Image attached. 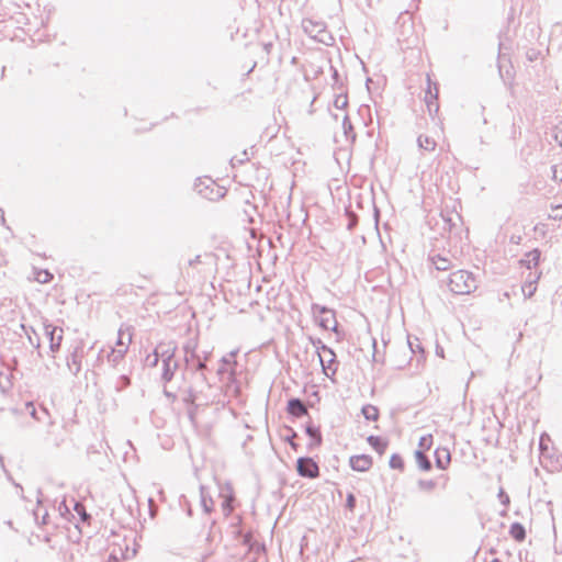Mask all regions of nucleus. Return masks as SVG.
<instances>
[{
  "label": "nucleus",
  "instance_id": "5",
  "mask_svg": "<svg viewBox=\"0 0 562 562\" xmlns=\"http://www.w3.org/2000/svg\"><path fill=\"white\" fill-rule=\"evenodd\" d=\"M135 554L136 550L130 549L128 543L123 541L122 543H116L112 547L108 562H121L124 560H130L133 559Z\"/></svg>",
  "mask_w": 562,
  "mask_h": 562
},
{
  "label": "nucleus",
  "instance_id": "26",
  "mask_svg": "<svg viewBox=\"0 0 562 562\" xmlns=\"http://www.w3.org/2000/svg\"><path fill=\"white\" fill-rule=\"evenodd\" d=\"M415 458L419 469L423 471H429L431 469V463L424 452L417 450L415 452Z\"/></svg>",
  "mask_w": 562,
  "mask_h": 562
},
{
  "label": "nucleus",
  "instance_id": "7",
  "mask_svg": "<svg viewBox=\"0 0 562 562\" xmlns=\"http://www.w3.org/2000/svg\"><path fill=\"white\" fill-rule=\"evenodd\" d=\"M312 310L314 312V314H321V318H319V326L323 327L324 329L328 330H336L337 328V323H336V319H335V314L331 310L325 307V306H321L318 304H313L312 306Z\"/></svg>",
  "mask_w": 562,
  "mask_h": 562
},
{
  "label": "nucleus",
  "instance_id": "50",
  "mask_svg": "<svg viewBox=\"0 0 562 562\" xmlns=\"http://www.w3.org/2000/svg\"><path fill=\"white\" fill-rule=\"evenodd\" d=\"M165 395L168 396V397H171L172 400L176 398V395L167 390H165Z\"/></svg>",
  "mask_w": 562,
  "mask_h": 562
},
{
  "label": "nucleus",
  "instance_id": "23",
  "mask_svg": "<svg viewBox=\"0 0 562 562\" xmlns=\"http://www.w3.org/2000/svg\"><path fill=\"white\" fill-rule=\"evenodd\" d=\"M435 268L439 271H446L451 267V262L448 258L441 257L440 255L432 256L430 258Z\"/></svg>",
  "mask_w": 562,
  "mask_h": 562
},
{
  "label": "nucleus",
  "instance_id": "24",
  "mask_svg": "<svg viewBox=\"0 0 562 562\" xmlns=\"http://www.w3.org/2000/svg\"><path fill=\"white\" fill-rule=\"evenodd\" d=\"M368 442L380 454L384 453L387 446V443L378 436H369Z\"/></svg>",
  "mask_w": 562,
  "mask_h": 562
},
{
  "label": "nucleus",
  "instance_id": "21",
  "mask_svg": "<svg viewBox=\"0 0 562 562\" xmlns=\"http://www.w3.org/2000/svg\"><path fill=\"white\" fill-rule=\"evenodd\" d=\"M341 125L346 139L353 142L356 139V133L353 132L352 124L347 114L344 115Z\"/></svg>",
  "mask_w": 562,
  "mask_h": 562
},
{
  "label": "nucleus",
  "instance_id": "39",
  "mask_svg": "<svg viewBox=\"0 0 562 562\" xmlns=\"http://www.w3.org/2000/svg\"><path fill=\"white\" fill-rule=\"evenodd\" d=\"M348 103L347 95L346 94H339L336 97L334 101V105L337 109H344Z\"/></svg>",
  "mask_w": 562,
  "mask_h": 562
},
{
  "label": "nucleus",
  "instance_id": "41",
  "mask_svg": "<svg viewBox=\"0 0 562 562\" xmlns=\"http://www.w3.org/2000/svg\"><path fill=\"white\" fill-rule=\"evenodd\" d=\"M160 356H161V355H159L158 350H155V351L153 352V355H149V356L147 357L146 361H147V363H148L149 366H151V367H156V366H157V363H158V361H159V357H160Z\"/></svg>",
  "mask_w": 562,
  "mask_h": 562
},
{
  "label": "nucleus",
  "instance_id": "55",
  "mask_svg": "<svg viewBox=\"0 0 562 562\" xmlns=\"http://www.w3.org/2000/svg\"><path fill=\"white\" fill-rule=\"evenodd\" d=\"M555 139L562 146V135L560 137L558 135H555Z\"/></svg>",
  "mask_w": 562,
  "mask_h": 562
},
{
  "label": "nucleus",
  "instance_id": "11",
  "mask_svg": "<svg viewBox=\"0 0 562 562\" xmlns=\"http://www.w3.org/2000/svg\"><path fill=\"white\" fill-rule=\"evenodd\" d=\"M45 334L49 339V348L53 352L57 351L63 340V329L50 324L45 325Z\"/></svg>",
  "mask_w": 562,
  "mask_h": 562
},
{
  "label": "nucleus",
  "instance_id": "58",
  "mask_svg": "<svg viewBox=\"0 0 562 562\" xmlns=\"http://www.w3.org/2000/svg\"><path fill=\"white\" fill-rule=\"evenodd\" d=\"M130 494H131L132 498L134 499L135 496H134V491L133 490L130 491Z\"/></svg>",
  "mask_w": 562,
  "mask_h": 562
},
{
  "label": "nucleus",
  "instance_id": "30",
  "mask_svg": "<svg viewBox=\"0 0 562 562\" xmlns=\"http://www.w3.org/2000/svg\"><path fill=\"white\" fill-rule=\"evenodd\" d=\"M130 378L125 374H122L120 376H117V379L114 381V384H113V389L116 391V392H121L122 390H124L125 387H127L130 385Z\"/></svg>",
  "mask_w": 562,
  "mask_h": 562
},
{
  "label": "nucleus",
  "instance_id": "43",
  "mask_svg": "<svg viewBox=\"0 0 562 562\" xmlns=\"http://www.w3.org/2000/svg\"><path fill=\"white\" fill-rule=\"evenodd\" d=\"M346 506H347V508H349L350 510H353V508H355V506H356V497L353 496V494L349 493V494L347 495Z\"/></svg>",
  "mask_w": 562,
  "mask_h": 562
},
{
  "label": "nucleus",
  "instance_id": "22",
  "mask_svg": "<svg viewBox=\"0 0 562 562\" xmlns=\"http://www.w3.org/2000/svg\"><path fill=\"white\" fill-rule=\"evenodd\" d=\"M540 274H536L535 277H531V274H529V277L527 278V281H526V284L522 286V292L525 294L526 297H531L536 291V282L538 281Z\"/></svg>",
  "mask_w": 562,
  "mask_h": 562
},
{
  "label": "nucleus",
  "instance_id": "18",
  "mask_svg": "<svg viewBox=\"0 0 562 562\" xmlns=\"http://www.w3.org/2000/svg\"><path fill=\"white\" fill-rule=\"evenodd\" d=\"M20 327L25 333L30 345L34 349H38L41 347V342L36 331L32 327H26L24 324H21Z\"/></svg>",
  "mask_w": 562,
  "mask_h": 562
},
{
  "label": "nucleus",
  "instance_id": "12",
  "mask_svg": "<svg viewBox=\"0 0 562 562\" xmlns=\"http://www.w3.org/2000/svg\"><path fill=\"white\" fill-rule=\"evenodd\" d=\"M352 470L358 472H366L372 465V459L367 454L353 456L349 460Z\"/></svg>",
  "mask_w": 562,
  "mask_h": 562
},
{
  "label": "nucleus",
  "instance_id": "34",
  "mask_svg": "<svg viewBox=\"0 0 562 562\" xmlns=\"http://www.w3.org/2000/svg\"><path fill=\"white\" fill-rule=\"evenodd\" d=\"M442 454L445 457V460H442L441 456L439 454V451H437L436 464L439 469L445 470L450 462V453L448 450H442Z\"/></svg>",
  "mask_w": 562,
  "mask_h": 562
},
{
  "label": "nucleus",
  "instance_id": "56",
  "mask_svg": "<svg viewBox=\"0 0 562 562\" xmlns=\"http://www.w3.org/2000/svg\"><path fill=\"white\" fill-rule=\"evenodd\" d=\"M0 213H1V221L4 222L3 211L1 209H0Z\"/></svg>",
  "mask_w": 562,
  "mask_h": 562
},
{
  "label": "nucleus",
  "instance_id": "33",
  "mask_svg": "<svg viewBox=\"0 0 562 562\" xmlns=\"http://www.w3.org/2000/svg\"><path fill=\"white\" fill-rule=\"evenodd\" d=\"M52 279H53V274L48 270H37L35 272V280L38 283L45 284V283L50 282Z\"/></svg>",
  "mask_w": 562,
  "mask_h": 562
},
{
  "label": "nucleus",
  "instance_id": "15",
  "mask_svg": "<svg viewBox=\"0 0 562 562\" xmlns=\"http://www.w3.org/2000/svg\"><path fill=\"white\" fill-rule=\"evenodd\" d=\"M540 260V251L538 249H533L527 252L524 258L520 259V265L526 267L527 269H532L538 266Z\"/></svg>",
  "mask_w": 562,
  "mask_h": 562
},
{
  "label": "nucleus",
  "instance_id": "59",
  "mask_svg": "<svg viewBox=\"0 0 562 562\" xmlns=\"http://www.w3.org/2000/svg\"><path fill=\"white\" fill-rule=\"evenodd\" d=\"M492 562H501L498 559H494Z\"/></svg>",
  "mask_w": 562,
  "mask_h": 562
},
{
  "label": "nucleus",
  "instance_id": "48",
  "mask_svg": "<svg viewBox=\"0 0 562 562\" xmlns=\"http://www.w3.org/2000/svg\"><path fill=\"white\" fill-rule=\"evenodd\" d=\"M148 505H149V512H150V516L154 517L155 516V512H154V501L151 497L148 498Z\"/></svg>",
  "mask_w": 562,
  "mask_h": 562
},
{
  "label": "nucleus",
  "instance_id": "53",
  "mask_svg": "<svg viewBox=\"0 0 562 562\" xmlns=\"http://www.w3.org/2000/svg\"><path fill=\"white\" fill-rule=\"evenodd\" d=\"M333 77H334L335 81L337 82L338 81V71L336 69L334 70Z\"/></svg>",
  "mask_w": 562,
  "mask_h": 562
},
{
  "label": "nucleus",
  "instance_id": "14",
  "mask_svg": "<svg viewBox=\"0 0 562 562\" xmlns=\"http://www.w3.org/2000/svg\"><path fill=\"white\" fill-rule=\"evenodd\" d=\"M202 186H204L205 190H209L210 186L214 187L215 183L210 178H206L204 181L200 180V182L195 184L198 191L210 200H213L215 198H221L224 195L223 188H217L216 195L213 196L212 193L209 194L207 192H204L203 189L201 188ZM211 192H213V189L211 190Z\"/></svg>",
  "mask_w": 562,
  "mask_h": 562
},
{
  "label": "nucleus",
  "instance_id": "2",
  "mask_svg": "<svg viewBox=\"0 0 562 562\" xmlns=\"http://www.w3.org/2000/svg\"><path fill=\"white\" fill-rule=\"evenodd\" d=\"M216 267V257L212 252H205L204 255H195L193 258L188 259L183 265H180L182 273L189 274V269L194 270L198 273H209Z\"/></svg>",
  "mask_w": 562,
  "mask_h": 562
},
{
  "label": "nucleus",
  "instance_id": "40",
  "mask_svg": "<svg viewBox=\"0 0 562 562\" xmlns=\"http://www.w3.org/2000/svg\"><path fill=\"white\" fill-rule=\"evenodd\" d=\"M232 502H233V496L229 495L228 497H226L222 504V507H223V512L225 515H229L233 507H232Z\"/></svg>",
  "mask_w": 562,
  "mask_h": 562
},
{
  "label": "nucleus",
  "instance_id": "4",
  "mask_svg": "<svg viewBox=\"0 0 562 562\" xmlns=\"http://www.w3.org/2000/svg\"><path fill=\"white\" fill-rule=\"evenodd\" d=\"M176 347H168L166 350H161L162 359V373L161 379L165 382H170L178 370V361L175 359Z\"/></svg>",
  "mask_w": 562,
  "mask_h": 562
},
{
  "label": "nucleus",
  "instance_id": "32",
  "mask_svg": "<svg viewBox=\"0 0 562 562\" xmlns=\"http://www.w3.org/2000/svg\"><path fill=\"white\" fill-rule=\"evenodd\" d=\"M195 348H196V345L195 344H191V342H188L186 346H184V352H186V362L189 364L190 361L196 359V357H199L196 353H195Z\"/></svg>",
  "mask_w": 562,
  "mask_h": 562
},
{
  "label": "nucleus",
  "instance_id": "45",
  "mask_svg": "<svg viewBox=\"0 0 562 562\" xmlns=\"http://www.w3.org/2000/svg\"><path fill=\"white\" fill-rule=\"evenodd\" d=\"M291 435L286 437V441L291 445L293 449L297 448V445L293 441V439L296 437V432L293 429H290Z\"/></svg>",
  "mask_w": 562,
  "mask_h": 562
},
{
  "label": "nucleus",
  "instance_id": "38",
  "mask_svg": "<svg viewBox=\"0 0 562 562\" xmlns=\"http://www.w3.org/2000/svg\"><path fill=\"white\" fill-rule=\"evenodd\" d=\"M75 510L80 516L82 521H87L90 515L86 512L85 506L80 503L75 504Z\"/></svg>",
  "mask_w": 562,
  "mask_h": 562
},
{
  "label": "nucleus",
  "instance_id": "29",
  "mask_svg": "<svg viewBox=\"0 0 562 562\" xmlns=\"http://www.w3.org/2000/svg\"><path fill=\"white\" fill-rule=\"evenodd\" d=\"M124 336H125V333L123 331V329L121 328L119 330V337H117V341H116V346L119 348H126V351L128 350V346L132 341V334L131 333H127L126 334V341L124 340Z\"/></svg>",
  "mask_w": 562,
  "mask_h": 562
},
{
  "label": "nucleus",
  "instance_id": "19",
  "mask_svg": "<svg viewBox=\"0 0 562 562\" xmlns=\"http://www.w3.org/2000/svg\"><path fill=\"white\" fill-rule=\"evenodd\" d=\"M126 352V348H112L108 355L109 363H111L113 367H116L124 359Z\"/></svg>",
  "mask_w": 562,
  "mask_h": 562
},
{
  "label": "nucleus",
  "instance_id": "49",
  "mask_svg": "<svg viewBox=\"0 0 562 562\" xmlns=\"http://www.w3.org/2000/svg\"><path fill=\"white\" fill-rule=\"evenodd\" d=\"M355 225H356V218H355V217H352V218L349 221V223H348V225H347V228H348V229H352V227H353Z\"/></svg>",
  "mask_w": 562,
  "mask_h": 562
},
{
  "label": "nucleus",
  "instance_id": "20",
  "mask_svg": "<svg viewBox=\"0 0 562 562\" xmlns=\"http://www.w3.org/2000/svg\"><path fill=\"white\" fill-rule=\"evenodd\" d=\"M196 364H195V371H196V378L201 381L202 385L206 389H210L211 385L209 384L205 374L203 373V370L206 369V363L203 359L196 357Z\"/></svg>",
  "mask_w": 562,
  "mask_h": 562
},
{
  "label": "nucleus",
  "instance_id": "17",
  "mask_svg": "<svg viewBox=\"0 0 562 562\" xmlns=\"http://www.w3.org/2000/svg\"><path fill=\"white\" fill-rule=\"evenodd\" d=\"M305 432L312 439L311 446H321L322 434H321L319 427L310 423L305 427Z\"/></svg>",
  "mask_w": 562,
  "mask_h": 562
},
{
  "label": "nucleus",
  "instance_id": "3",
  "mask_svg": "<svg viewBox=\"0 0 562 562\" xmlns=\"http://www.w3.org/2000/svg\"><path fill=\"white\" fill-rule=\"evenodd\" d=\"M302 27L304 32L316 42H319L327 46L333 45L335 42L334 36L327 30L326 24L322 21L304 19L302 21Z\"/></svg>",
  "mask_w": 562,
  "mask_h": 562
},
{
  "label": "nucleus",
  "instance_id": "44",
  "mask_svg": "<svg viewBox=\"0 0 562 562\" xmlns=\"http://www.w3.org/2000/svg\"><path fill=\"white\" fill-rule=\"evenodd\" d=\"M498 498L504 506L509 504V496L504 492L503 488H501L498 492Z\"/></svg>",
  "mask_w": 562,
  "mask_h": 562
},
{
  "label": "nucleus",
  "instance_id": "54",
  "mask_svg": "<svg viewBox=\"0 0 562 562\" xmlns=\"http://www.w3.org/2000/svg\"><path fill=\"white\" fill-rule=\"evenodd\" d=\"M272 46L271 43L265 45V49L267 53H269L270 47Z\"/></svg>",
  "mask_w": 562,
  "mask_h": 562
},
{
  "label": "nucleus",
  "instance_id": "35",
  "mask_svg": "<svg viewBox=\"0 0 562 562\" xmlns=\"http://www.w3.org/2000/svg\"><path fill=\"white\" fill-rule=\"evenodd\" d=\"M67 366L69 368V370L74 373V374H77L80 369H81V364H80V361L78 360V356L76 353H72L71 355V358L70 360L67 362Z\"/></svg>",
  "mask_w": 562,
  "mask_h": 562
},
{
  "label": "nucleus",
  "instance_id": "6",
  "mask_svg": "<svg viewBox=\"0 0 562 562\" xmlns=\"http://www.w3.org/2000/svg\"><path fill=\"white\" fill-rule=\"evenodd\" d=\"M297 473L303 477L315 479L319 475L317 463L308 457H301L296 462Z\"/></svg>",
  "mask_w": 562,
  "mask_h": 562
},
{
  "label": "nucleus",
  "instance_id": "57",
  "mask_svg": "<svg viewBox=\"0 0 562 562\" xmlns=\"http://www.w3.org/2000/svg\"><path fill=\"white\" fill-rule=\"evenodd\" d=\"M207 357H209V353L207 352H204V358L203 360L206 361L207 360Z\"/></svg>",
  "mask_w": 562,
  "mask_h": 562
},
{
  "label": "nucleus",
  "instance_id": "36",
  "mask_svg": "<svg viewBox=\"0 0 562 562\" xmlns=\"http://www.w3.org/2000/svg\"><path fill=\"white\" fill-rule=\"evenodd\" d=\"M417 485L420 491L431 492L436 487V482L434 480H419Z\"/></svg>",
  "mask_w": 562,
  "mask_h": 562
},
{
  "label": "nucleus",
  "instance_id": "37",
  "mask_svg": "<svg viewBox=\"0 0 562 562\" xmlns=\"http://www.w3.org/2000/svg\"><path fill=\"white\" fill-rule=\"evenodd\" d=\"M389 464L392 469L402 470L404 468L403 459L401 458V456H398L396 453L392 454V457L390 458Z\"/></svg>",
  "mask_w": 562,
  "mask_h": 562
},
{
  "label": "nucleus",
  "instance_id": "51",
  "mask_svg": "<svg viewBox=\"0 0 562 562\" xmlns=\"http://www.w3.org/2000/svg\"><path fill=\"white\" fill-rule=\"evenodd\" d=\"M428 441V439L426 437H423L419 441V446L422 447H426V442Z\"/></svg>",
  "mask_w": 562,
  "mask_h": 562
},
{
  "label": "nucleus",
  "instance_id": "31",
  "mask_svg": "<svg viewBox=\"0 0 562 562\" xmlns=\"http://www.w3.org/2000/svg\"><path fill=\"white\" fill-rule=\"evenodd\" d=\"M10 389V381L8 379L7 375H3L2 373H0V401H1V405L3 404V400L5 397V393L9 391Z\"/></svg>",
  "mask_w": 562,
  "mask_h": 562
},
{
  "label": "nucleus",
  "instance_id": "1",
  "mask_svg": "<svg viewBox=\"0 0 562 562\" xmlns=\"http://www.w3.org/2000/svg\"><path fill=\"white\" fill-rule=\"evenodd\" d=\"M448 286L454 294H470L476 289V280L473 274L467 270L452 272L449 278Z\"/></svg>",
  "mask_w": 562,
  "mask_h": 562
},
{
  "label": "nucleus",
  "instance_id": "8",
  "mask_svg": "<svg viewBox=\"0 0 562 562\" xmlns=\"http://www.w3.org/2000/svg\"><path fill=\"white\" fill-rule=\"evenodd\" d=\"M319 363L323 372L327 375H334L337 368L335 367L336 355L329 347H322V352H318Z\"/></svg>",
  "mask_w": 562,
  "mask_h": 562
},
{
  "label": "nucleus",
  "instance_id": "42",
  "mask_svg": "<svg viewBox=\"0 0 562 562\" xmlns=\"http://www.w3.org/2000/svg\"><path fill=\"white\" fill-rule=\"evenodd\" d=\"M553 179L562 181V164L552 167Z\"/></svg>",
  "mask_w": 562,
  "mask_h": 562
},
{
  "label": "nucleus",
  "instance_id": "25",
  "mask_svg": "<svg viewBox=\"0 0 562 562\" xmlns=\"http://www.w3.org/2000/svg\"><path fill=\"white\" fill-rule=\"evenodd\" d=\"M509 535L517 541H522L526 537L525 528L519 522L512 524L509 528Z\"/></svg>",
  "mask_w": 562,
  "mask_h": 562
},
{
  "label": "nucleus",
  "instance_id": "16",
  "mask_svg": "<svg viewBox=\"0 0 562 562\" xmlns=\"http://www.w3.org/2000/svg\"><path fill=\"white\" fill-rule=\"evenodd\" d=\"M417 146L423 151L432 153L437 147V143L432 137L422 134L417 137Z\"/></svg>",
  "mask_w": 562,
  "mask_h": 562
},
{
  "label": "nucleus",
  "instance_id": "9",
  "mask_svg": "<svg viewBox=\"0 0 562 562\" xmlns=\"http://www.w3.org/2000/svg\"><path fill=\"white\" fill-rule=\"evenodd\" d=\"M183 402L187 404L194 405L195 407L202 405H209L211 403L210 398L203 394V390H198L195 387H188L184 391Z\"/></svg>",
  "mask_w": 562,
  "mask_h": 562
},
{
  "label": "nucleus",
  "instance_id": "52",
  "mask_svg": "<svg viewBox=\"0 0 562 562\" xmlns=\"http://www.w3.org/2000/svg\"><path fill=\"white\" fill-rule=\"evenodd\" d=\"M243 156H244V158L239 159V160H238L239 162H243L244 160H248L247 151H244V153H243Z\"/></svg>",
  "mask_w": 562,
  "mask_h": 562
},
{
  "label": "nucleus",
  "instance_id": "27",
  "mask_svg": "<svg viewBox=\"0 0 562 562\" xmlns=\"http://www.w3.org/2000/svg\"><path fill=\"white\" fill-rule=\"evenodd\" d=\"M201 505L205 513H211L213 509V499L205 494L204 486H201Z\"/></svg>",
  "mask_w": 562,
  "mask_h": 562
},
{
  "label": "nucleus",
  "instance_id": "10",
  "mask_svg": "<svg viewBox=\"0 0 562 562\" xmlns=\"http://www.w3.org/2000/svg\"><path fill=\"white\" fill-rule=\"evenodd\" d=\"M427 85H428V87H427L426 95H425V102H426L427 109H428L429 113L437 112L439 109V105L437 103L438 87H437V83L431 82L429 75H427Z\"/></svg>",
  "mask_w": 562,
  "mask_h": 562
},
{
  "label": "nucleus",
  "instance_id": "47",
  "mask_svg": "<svg viewBox=\"0 0 562 562\" xmlns=\"http://www.w3.org/2000/svg\"><path fill=\"white\" fill-rule=\"evenodd\" d=\"M236 353H237V350L232 351V352L227 356V358H226V357H224V358H223V362H224V363H227V364H228V363H231V362H233L234 364H236V361L232 360V359L236 356Z\"/></svg>",
  "mask_w": 562,
  "mask_h": 562
},
{
  "label": "nucleus",
  "instance_id": "28",
  "mask_svg": "<svg viewBox=\"0 0 562 562\" xmlns=\"http://www.w3.org/2000/svg\"><path fill=\"white\" fill-rule=\"evenodd\" d=\"M362 414L367 420H376L379 417V411L373 405H366L362 407Z\"/></svg>",
  "mask_w": 562,
  "mask_h": 562
},
{
  "label": "nucleus",
  "instance_id": "13",
  "mask_svg": "<svg viewBox=\"0 0 562 562\" xmlns=\"http://www.w3.org/2000/svg\"><path fill=\"white\" fill-rule=\"evenodd\" d=\"M288 413L294 417L307 415V407L300 398H291L288 402Z\"/></svg>",
  "mask_w": 562,
  "mask_h": 562
},
{
  "label": "nucleus",
  "instance_id": "46",
  "mask_svg": "<svg viewBox=\"0 0 562 562\" xmlns=\"http://www.w3.org/2000/svg\"><path fill=\"white\" fill-rule=\"evenodd\" d=\"M311 341L313 344V346L316 348L317 350V353L318 352H322V347H327L326 345L323 344V341L321 339H313L311 338Z\"/></svg>",
  "mask_w": 562,
  "mask_h": 562
}]
</instances>
